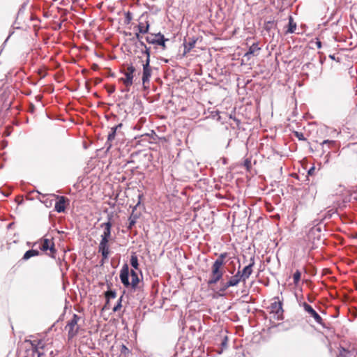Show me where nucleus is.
Returning <instances> with one entry per match:
<instances>
[{"mask_svg": "<svg viewBox=\"0 0 357 357\" xmlns=\"http://www.w3.org/2000/svg\"><path fill=\"white\" fill-rule=\"evenodd\" d=\"M112 215H107V221L102 223L100 227L103 229V232L100 236V241L98 245L100 250L102 251L103 254L107 253V248H109V241L112 235Z\"/></svg>", "mask_w": 357, "mask_h": 357, "instance_id": "f257e3e1", "label": "nucleus"}, {"mask_svg": "<svg viewBox=\"0 0 357 357\" xmlns=\"http://www.w3.org/2000/svg\"><path fill=\"white\" fill-rule=\"evenodd\" d=\"M129 274V266L127 264H124L121 269L119 275L121 282L124 287H129L131 286L132 289H135L139 282L138 275L134 270H131V282H130Z\"/></svg>", "mask_w": 357, "mask_h": 357, "instance_id": "f03ea898", "label": "nucleus"}, {"mask_svg": "<svg viewBox=\"0 0 357 357\" xmlns=\"http://www.w3.org/2000/svg\"><path fill=\"white\" fill-rule=\"evenodd\" d=\"M80 319L81 317L77 314H73L71 319L67 321L65 330L68 333L67 336L68 341L72 340L77 335L80 330V326L78 324Z\"/></svg>", "mask_w": 357, "mask_h": 357, "instance_id": "7ed1b4c3", "label": "nucleus"}, {"mask_svg": "<svg viewBox=\"0 0 357 357\" xmlns=\"http://www.w3.org/2000/svg\"><path fill=\"white\" fill-rule=\"evenodd\" d=\"M227 255V252H222L218 256L212 265L211 275L223 276L224 272L221 267L225 264V259Z\"/></svg>", "mask_w": 357, "mask_h": 357, "instance_id": "20e7f679", "label": "nucleus"}, {"mask_svg": "<svg viewBox=\"0 0 357 357\" xmlns=\"http://www.w3.org/2000/svg\"><path fill=\"white\" fill-rule=\"evenodd\" d=\"M274 301L270 305V312L273 314V317L277 320H282L284 310L282 309V303L279 297H275Z\"/></svg>", "mask_w": 357, "mask_h": 357, "instance_id": "39448f33", "label": "nucleus"}, {"mask_svg": "<svg viewBox=\"0 0 357 357\" xmlns=\"http://www.w3.org/2000/svg\"><path fill=\"white\" fill-rule=\"evenodd\" d=\"M301 305L303 307V310L305 312H307L310 317H313L315 322L321 326H324V322L321 317L313 309V307L309 305L308 303L303 302L301 304Z\"/></svg>", "mask_w": 357, "mask_h": 357, "instance_id": "423d86ee", "label": "nucleus"}, {"mask_svg": "<svg viewBox=\"0 0 357 357\" xmlns=\"http://www.w3.org/2000/svg\"><path fill=\"white\" fill-rule=\"evenodd\" d=\"M39 248L43 251L50 250V256L54 258V255L56 253V250L55 249L54 243L52 240L43 238L40 241Z\"/></svg>", "mask_w": 357, "mask_h": 357, "instance_id": "0eeeda50", "label": "nucleus"}, {"mask_svg": "<svg viewBox=\"0 0 357 357\" xmlns=\"http://www.w3.org/2000/svg\"><path fill=\"white\" fill-rule=\"evenodd\" d=\"M135 72V68L130 65L123 73L125 77H122L120 80L124 84L126 87H130L133 84V73Z\"/></svg>", "mask_w": 357, "mask_h": 357, "instance_id": "6e6552de", "label": "nucleus"}, {"mask_svg": "<svg viewBox=\"0 0 357 357\" xmlns=\"http://www.w3.org/2000/svg\"><path fill=\"white\" fill-rule=\"evenodd\" d=\"M151 73L152 70L150 66V62L145 61L144 63L143 64V74L142 78V83L144 86L146 84H149Z\"/></svg>", "mask_w": 357, "mask_h": 357, "instance_id": "1a4fd4ad", "label": "nucleus"}, {"mask_svg": "<svg viewBox=\"0 0 357 357\" xmlns=\"http://www.w3.org/2000/svg\"><path fill=\"white\" fill-rule=\"evenodd\" d=\"M250 263L246 266L242 271H241V275L243 278V282H245L249 278L252 273V267L255 265V257H252L250 259Z\"/></svg>", "mask_w": 357, "mask_h": 357, "instance_id": "9d476101", "label": "nucleus"}, {"mask_svg": "<svg viewBox=\"0 0 357 357\" xmlns=\"http://www.w3.org/2000/svg\"><path fill=\"white\" fill-rule=\"evenodd\" d=\"M58 201L55 203L54 209L58 213H62L65 211L66 206L65 204L68 199L64 196H56Z\"/></svg>", "mask_w": 357, "mask_h": 357, "instance_id": "9b49d317", "label": "nucleus"}, {"mask_svg": "<svg viewBox=\"0 0 357 357\" xmlns=\"http://www.w3.org/2000/svg\"><path fill=\"white\" fill-rule=\"evenodd\" d=\"M321 145L324 153L327 152L328 153H330L329 149H336L337 147V142L335 140L326 139L323 141Z\"/></svg>", "mask_w": 357, "mask_h": 357, "instance_id": "f8f14e48", "label": "nucleus"}, {"mask_svg": "<svg viewBox=\"0 0 357 357\" xmlns=\"http://www.w3.org/2000/svg\"><path fill=\"white\" fill-rule=\"evenodd\" d=\"M139 204V202L136 204L133 208L132 213L128 218L129 224L127 227L128 229L130 230L133 227V226L136 224V222L137 219L139 218V215L137 213H135V211L137 207V206Z\"/></svg>", "mask_w": 357, "mask_h": 357, "instance_id": "ddd939ff", "label": "nucleus"}, {"mask_svg": "<svg viewBox=\"0 0 357 357\" xmlns=\"http://www.w3.org/2000/svg\"><path fill=\"white\" fill-rule=\"evenodd\" d=\"M155 40H151L153 45H158L162 47L163 50L166 49L165 42L168 41L169 39L165 38L164 35L161 33L155 34Z\"/></svg>", "mask_w": 357, "mask_h": 357, "instance_id": "4468645a", "label": "nucleus"}, {"mask_svg": "<svg viewBox=\"0 0 357 357\" xmlns=\"http://www.w3.org/2000/svg\"><path fill=\"white\" fill-rule=\"evenodd\" d=\"M261 48L259 47L258 43H254L250 47L248 51L245 54L244 56L248 57L250 55H257Z\"/></svg>", "mask_w": 357, "mask_h": 357, "instance_id": "2eb2a0df", "label": "nucleus"}, {"mask_svg": "<svg viewBox=\"0 0 357 357\" xmlns=\"http://www.w3.org/2000/svg\"><path fill=\"white\" fill-rule=\"evenodd\" d=\"M241 281H243V278L241 275L240 271H238L237 273L228 280L229 285L231 287L236 286Z\"/></svg>", "mask_w": 357, "mask_h": 357, "instance_id": "dca6fc26", "label": "nucleus"}, {"mask_svg": "<svg viewBox=\"0 0 357 357\" xmlns=\"http://www.w3.org/2000/svg\"><path fill=\"white\" fill-rule=\"evenodd\" d=\"M116 128H112L110 132L108 134L107 136V140L106 142V146H107V149H109L112 146V142L115 139V136L116 134Z\"/></svg>", "mask_w": 357, "mask_h": 357, "instance_id": "f3484780", "label": "nucleus"}, {"mask_svg": "<svg viewBox=\"0 0 357 357\" xmlns=\"http://www.w3.org/2000/svg\"><path fill=\"white\" fill-rule=\"evenodd\" d=\"M196 40L189 38V40L184 43V54L188 53L195 45Z\"/></svg>", "mask_w": 357, "mask_h": 357, "instance_id": "a211bd4d", "label": "nucleus"}, {"mask_svg": "<svg viewBox=\"0 0 357 357\" xmlns=\"http://www.w3.org/2000/svg\"><path fill=\"white\" fill-rule=\"evenodd\" d=\"M296 29V23L294 22L293 17L289 16L288 28L285 31L286 34L294 33Z\"/></svg>", "mask_w": 357, "mask_h": 357, "instance_id": "6ab92c4d", "label": "nucleus"}, {"mask_svg": "<svg viewBox=\"0 0 357 357\" xmlns=\"http://www.w3.org/2000/svg\"><path fill=\"white\" fill-rule=\"evenodd\" d=\"M39 254H40V252L37 250H27L24 253V255L22 257V259L28 260L29 259H30L32 257H36V256L39 255Z\"/></svg>", "mask_w": 357, "mask_h": 357, "instance_id": "aec40b11", "label": "nucleus"}, {"mask_svg": "<svg viewBox=\"0 0 357 357\" xmlns=\"http://www.w3.org/2000/svg\"><path fill=\"white\" fill-rule=\"evenodd\" d=\"M45 348V343L43 340H40V344L37 345V351H35V355H37V357H42L45 355L43 352V349Z\"/></svg>", "mask_w": 357, "mask_h": 357, "instance_id": "412c9836", "label": "nucleus"}, {"mask_svg": "<svg viewBox=\"0 0 357 357\" xmlns=\"http://www.w3.org/2000/svg\"><path fill=\"white\" fill-rule=\"evenodd\" d=\"M149 26H150V25H149V22H146V25H144L143 23L140 22L137 26L139 32L142 34H144V33H146L149 32Z\"/></svg>", "mask_w": 357, "mask_h": 357, "instance_id": "4be33fe9", "label": "nucleus"}, {"mask_svg": "<svg viewBox=\"0 0 357 357\" xmlns=\"http://www.w3.org/2000/svg\"><path fill=\"white\" fill-rule=\"evenodd\" d=\"M222 275H211V278H209V280L207 282V284H208V286H211L213 284H215L218 281H220L222 279Z\"/></svg>", "mask_w": 357, "mask_h": 357, "instance_id": "5701e85b", "label": "nucleus"}, {"mask_svg": "<svg viewBox=\"0 0 357 357\" xmlns=\"http://www.w3.org/2000/svg\"><path fill=\"white\" fill-rule=\"evenodd\" d=\"M276 26V24L274 21L268 20L264 22V29L270 32L272 29L275 28Z\"/></svg>", "mask_w": 357, "mask_h": 357, "instance_id": "b1692460", "label": "nucleus"}, {"mask_svg": "<svg viewBox=\"0 0 357 357\" xmlns=\"http://www.w3.org/2000/svg\"><path fill=\"white\" fill-rule=\"evenodd\" d=\"M31 345L33 356H35V351H37V345L40 344V340H26Z\"/></svg>", "mask_w": 357, "mask_h": 357, "instance_id": "393cba45", "label": "nucleus"}, {"mask_svg": "<svg viewBox=\"0 0 357 357\" xmlns=\"http://www.w3.org/2000/svg\"><path fill=\"white\" fill-rule=\"evenodd\" d=\"M120 352L121 355L125 357H129L131 354L130 349L125 344L121 346Z\"/></svg>", "mask_w": 357, "mask_h": 357, "instance_id": "a878e982", "label": "nucleus"}, {"mask_svg": "<svg viewBox=\"0 0 357 357\" xmlns=\"http://www.w3.org/2000/svg\"><path fill=\"white\" fill-rule=\"evenodd\" d=\"M130 265L135 269L138 268V266H139L138 259H137V257L135 255V254H133L131 255Z\"/></svg>", "mask_w": 357, "mask_h": 357, "instance_id": "bb28decb", "label": "nucleus"}, {"mask_svg": "<svg viewBox=\"0 0 357 357\" xmlns=\"http://www.w3.org/2000/svg\"><path fill=\"white\" fill-rule=\"evenodd\" d=\"M98 252L101 253L102 255V259L100 261V265H103L105 262V261L108 259L109 255L110 254L109 248H107V253L103 254L102 251L100 250V248H98Z\"/></svg>", "mask_w": 357, "mask_h": 357, "instance_id": "cd10ccee", "label": "nucleus"}, {"mask_svg": "<svg viewBox=\"0 0 357 357\" xmlns=\"http://www.w3.org/2000/svg\"><path fill=\"white\" fill-rule=\"evenodd\" d=\"M301 273L299 270H296V272L293 275L294 284L296 286L298 285L300 280H301Z\"/></svg>", "mask_w": 357, "mask_h": 357, "instance_id": "c85d7f7f", "label": "nucleus"}, {"mask_svg": "<svg viewBox=\"0 0 357 357\" xmlns=\"http://www.w3.org/2000/svg\"><path fill=\"white\" fill-rule=\"evenodd\" d=\"M116 296V294L115 291L109 290V291H106V293H105V297L108 301L112 298H115Z\"/></svg>", "mask_w": 357, "mask_h": 357, "instance_id": "c756f323", "label": "nucleus"}, {"mask_svg": "<svg viewBox=\"0 0 357 357\" xmlns=\"http://www.w3.org/2000/svg\"><path fill=\"white\" fill-rule=\"evenodd\" d=\"M142 54H144L146 56V61H148L150 62V55H151V47H144V50L142 51Z\"/></svg>", "mask_w": 357, "mask_h": 357, "instance_id": "7c9ffc66", "label": "nucleus"}, {"mask_svg": "<svg viewBox=\"0 0 357 357\" xmlns=\"http://www.w3.org/2000/svg\"><path fill=\"white\" fill-rule=\"evenodd\" d=\"M231 287V285H229V282L222 283V287L220 289V291H225L229 287Z\"/></svg>", "mask_w": 357, "mask_h": 357, "instance_id": "2f4dec72", "label": "nucleus"}, {"mask_svg": "<svg viewBox=\"0 0 357 357\" xmlns=\"http://www.w3.org/2000/svg\"><path fill=\"white\" fill-rule=\"evenodd\" d=\"M121 301H122V296L120 297V298L118 301L117 304L114 307L113 310L114 312L118 311L121 307Z\"/></svg>", "mask_w": 357, "mask_h": 357, "instance_id": "473e14b6", "label": "nucleus"}, {"mask_svg": "<svg viewBox=\"0 0 357 357\" xmlns=\"http://www.w3.org/2000/svg\"><path fill=\"white\" fill-rule=\"evenodd\" d=\"M146 40L149 44H153L151 40H155V34H151L150 36H148L146 37Z\"/></svg>", "mask_w": 357, "mask_h": 357, "instance_id": "72a5a7b5", "label": "nucleus"}, {"mask_svg": "<svg viewBox=\"0 0 357 357\" xmlns=\"http://www.w3.org/2000/svg\"><path fill=\"white\" fill-rule=\"evenodd\" d=\"M295 135L298 138L299 140H305L304 135L302 132H296Z\"/></svg>", "mask_w": 357, "mask_h": 357, "instance_id": "f704fd0d", "label": "nucleus"}, {"mask_svg": "<svg viewBox=\"0 0 357 357\" xmlns=\"http://www.w3.org/2000/svg\"><path fill=\"white\" fill-rule=\"evenodd\" d=\"M244 166L248 169L251 167V161L250 159H245L244 161Z\"/></svg>", "mask_w": 357, "mask_h": 357, "instance_id": "c9c22d12", "label": "nucleus"}, {"mask_svg": "<svg viewBox=\"0 0 357 357\" xmlns=\"http://www.w3.org/2000/svg\"><path fill=\"white\" fill-rule=\"evenodd\" d=\"M230 119L234 120V121L236 123V125L237 127H239V126L241 124V121L239 119H236L234 116H232L231 115L230 116Z\"/></svg>", "mask_w": 357, "mask_h": 357, "instance_id": "e433bc0d", "label": "nucleus"}, {"mask_svg": "<svg viewBox=\"0 0 357 357\" xmlns=\"http://www.w3.org/2000/svg\"><path fill=\"white\" fill-rule=\"evenodd\" d=\"M347 353H348V351L346 349H342L340 353V355L337 357H346V354Z\"/></svg>", "mask_w": 357, "mask_h": 357, "instance_id": "4c0bfd02", "label": "nucleus"}, {"mask_svg": "<svg viewBox=\"0 0 357 357\" xmlns=\"http://www.w3.org/2000/svg\"><path fill=\"white\" fill-rule=\"evenodd\" d=\"M43 202L45 204L46 206H50L52 205V201L51 200H48L47 199H46L45 200L43 201Z\"/></svg>", "mask_w": 357, "mask_h": 357, "instance_id": "58836bf2", "label": "nucleus"}, {"mask_svg": "<svg viewBox=\"0 0 357 357\" xmlns=\"http://www.w3.org/2000/svg\"><path fill=\"white\" fill-rule=\"evenodd\" d=\"M314 171H315V168H314V167H312L308 170V172H307V174H308V175H311V176H312V175L314 174Z\"/></svg>", "mask_w": 357, "mask_h": 357, "instance_id": "ea45409f", "label": "nucleus"}, {"mask_svg": "<svg viewBox=\"0 0 357 357\" xmlns=\"http://www.w3.org/2000/svg\"><path fill=\"white\" fill-rule=\"evenodd\" d=\"M135 38L138 40V41H139L142 38V36L140 35V33L139 32L135 33Z\"/></svg>", "mask_w": 357, "mask_h": 357, "instance_id": "a19ab883", "label": "nucleus"}, {"mask_svg": "<svg viewBox=\"0 0 357 357\" xmlns=\"http://www.w3.org/2000/svg\"><path fill=\"white\" fill-rule=\"evenodd\" d=\"M126 19L128 22H130L132 20L131 14L128 12L126 14Z\"/></svg>", "mask_w": 357, "mask_h": 357, "instance_id": "79ce46f5", "label": "nucleus"}, {"mask_svg": "<svg viewBox=\"0 0 357 357\" xmlns=\"http://www.w3.org/2000/svg\"><path fill=\"white\" fill-rule=\"evenodd\" d=\"M123 126V124L121 123H119L118 125L114 126L113 128H116V130L119 128H121Z\"/></svg>", "mask_w": 357, "mask_h": 357, "instance_id": "37998d69", "label": "nucleus"}, {"mask_svg": "<svg viewBox=\"0 0 357 357\" xmlns=\"http://www.w3.org/2000/svg\"><path fill=\"white\" fill-rule=\"evenodd\" d=\"M139 45H140L142 47H143L144 48V47H147V46H146V45L143 41L139 40Z\"/></svg>", "mask_w": 357, "mask_h": 357, "instance_id": "c03bdc74", "label": "nucleus"}, {"mask_svg": "<svg viewBox=\"0 0 357 357\" xmlns=\"http://www.w3.org/2000/svg\"><path fill=\"white\" fill-rule=\"evenodd\" d=\"M312 230H317L318 231H321V228L320 227H314V228H312Z\"/></svg>", "mask_w": 357, "mask_h": 357, "instance_id": "a18cd8bd", "label": "nucleus"}, {"mask_svg": "<svg viewBox=\"0 0 357 357\" xmlns=\"http://www.w3.org/2000/svg\"><path fill=\"white\" fill-rule=\"evenodd\" d=\"M129 91H130V87H126V89H125V90H122L123 92H124V91L128 92Z\"/></svg>", "mask_w": 357, "mask_h": 357, "instance_id": "49530a36", "label": "nucleus"}, {"mask_svg": "<svg viewBox=\"0 0 357 357\" xmlns=\"http://www.w3.org/2000/svg\"><path fill=\"white\" fill-rule=\"evenodd\" d=\"M115 90V88L114 87H112V89H110L109 90V93H113Z\"/></svg>", "mask_w": 357, "mask_h": 357, "instance_id": "de8ad7c7", "label": "nucleus"}, {"mask_svg": "<svg viewBox=\"0 0 357 357\" xmlns=\"http://www.w3.org/2000/svg\"><path fill=\"white\" fill-rule=\"evenodd\" d=\"M317 47L319 48H320L321 47V42H317Z\"/></svg>", "mask_w": 357, "mask_h": 357, "instance_id": "09e8293b", "label": "nucleus"}, {"mask_svg": "<svg viewBox=\"0 0 357 357\" xmlns=\"http://www.w3.org/2000/svg\"><path fill=\"white\" fill-rule=\"evenodd\" d=\"M330 58H331V59H333V60H335V55H330Z\"/></svg>", "mask_w": 357, "mask_h": 357, "instance_id": "8fccbe9b", "label": "nucleus"}, {"mask_svg": "<svg viewBox=\"0 0 357 357\" xmlns=\"http://www.w3.org/2000/svg\"><path fill=\"white\" fill-rule=\"evenodd\" d=\"M354 357H357V350L356 351V352L354 354Z\"/></svg>", "mask_w": 357, "mask_h": 357, "instance_id": "3c124183", "label": "nucleus"}]
</instances>
